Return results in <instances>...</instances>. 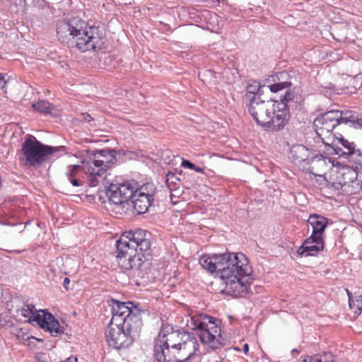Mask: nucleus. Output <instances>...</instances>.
I'll use <instances>...</instances> for the list:
<instances>
[{
	"mask_svg": "<svg viewBox=\"0 0 362 362\" xmlns=\"http://www.w3.org/2000/svg\"><path fill=\"white\" fill-rule=\"evenodd\" d=\"M199 351L194 333L184 329H175L163 323L154 341L153 356L158 362H191Z\"/></svg>",
	"mask_w": 362,
	"mask_h": 362,
	"instance_id": "1",
	"label": "nucleus"
},
{
	"mask_svg": "<svg viewBox=\"0 0 362 362\" xmlns=\"http://www.w3.org/2000/svg\"><path fill=\"white\" fill-rule=\"evenodd\" d=\"M57 35L62 43L81 52H98L103 49L105 43L103 29L89 25L86 21L79 18L59 22L57 25Z\"/></svg>",
	"mask_w": 362,
	"mask_h": 362,
	"instance_id": "2",
	"label": "nucleus"
},
{
	"mask_svg": "<svg viewBox=\"0 0 362 362\" xmlns=\"http://www.w3.org/2000/svg\"><path fill=\"white\" fill-rule=\"evenodd\" d=\"M109 202L116 207L124 209L125 205L132 206L139 214L146 213L154 201L152 190H148L147 185L137 187L134 180L123 183H112L106 191Z\"/></svg>",
	"mask_w": 362,
	"mask_h": 362,
	"instance_id": "3",
	"label": "nucleus"
},
{
	"mask_svg": "<svg viewBox=\"0 0 362 362\" xmlns=\"http://www.w3.org/2000/svg\"><path fill=\"white\" fill-rule=\"evenodd\" d=\"M248 111L253 119L265 130L278 132L287 123V113L284 103H275L272 100H264L259 95L250 99Z\"/></svg>",
	"mask_w": 362,
	"mask_h": 362,
	"instance_id": "4",
	"label": "nucleus"
},
{
	"mask_svg": "<svg viewBox=\"0 0 362 362\" xmlns=\"http://www.w3.org/2000/svg\"><path fill=\"white\" fill-rule=\"evenodd\" d=\"M68 153L64 146H51L38 141L34 136L28 134L21 148L17 152L23 166L37 169L48 162L53 156L59 158Z\"/></svg>",
	"mask_w": 362,
	"mask_h": 362,
	"instance_id": "5",
	"label": "nucleus"
},
{
	"mask_svg": "<svg viewBox=\"0 0 362 362\" xmlns=\"http://www.w3.org/2000/svg\"><path fill=\"white\" fill-rule=\"evenodd\" d=\"M115 253V261L122 270L136 271L137 276L142 279L151 272L153 256H145L133 245L127 243L124 234L116 241Z\"/></svg>",
	"mask_w": 362,
	"mask_h": 362,
	"instance_id": "6",
	"label": "nucleus"
},
{
	"mask_svg": "<svg viewBox=\"0 0 362 362\" xmlns=\"http://www.w3.org/2000/svg\"><path fill=\"white\" fill-rule=\"evenodd\" d=\"M221 321L205 313H197L191 316L188 327L196 331L201 342L208 345L213 350L218 349L225 345L221 336Z\"/></svg>",
	"mask_w": 362,
	"mask_h": 362,
	"instance_id": "7",
	"label": "nucleus"
},
{
	"mask_svg": "<svg viewBox=\"0 0 362 362\" xmlns=\"http://www.w3.org/2000/svg\"><path fill=\"white\" fill-rule=\"evenodd\" d=\"M341 124L362 129V118L356 112L350 110L328 111L315 118L313 127L317 135L323 139L324 136H337L332 131Z\"/></svg>",
	"mask_w": 362,
	"mask_h": 362,
	"instance_id": "8",
	"label": "nucleus"
},
{
	"mask_svg": "<svg viewBox=\"0 0 362 362\" xmlns=\"http://www.w3.org/2000/svg\"><path fill=\"white\" fill-rule=\"evenodd\" d=\"M11 302L16 304L18 303H23V305L19 308L16 305V315L25 319L27 318L28 320H25V321L30 324L34 325L36 323L41 329L49 332L51 336L54 337H59L64 333V327L60 325L58 320L47 310L37 311L34 305L25 304L19 298H13Z\"/></svg>",
	"mask_w": 362,
	"mask_h": 362,
	"instance_id": "9",
	"label": "nucleus"
},
{
	"mask_svg": "<svg viewBox=\"0 0 362 362\" xmlns=\"http://www.w3.org/2000/svg\"><path fill=\"white\" fill-rule=\"evenodd\" d=\"M143 324L123 321L119 325L110 322L105 330L108 344L116 349L127 348L139 337Z\"/></svg>",
	"mask_w": 362,
	"mask_h": 362,
	"instance_id": "10",
	"label": "nucleus"
},
{
	"mask_svg": "<svg viewBox=\"0 0 362 362\" xmlns=\"http://www.w3.org/2000/svg\"><path fill=\"white\" fill-rule=\"evenodd\" d=\"M218 275L225 281L240 275L252 274V268L246 256L242 253H223L216 255Z\"/></svg>",
	"mask_w": 362,
	"mask_h": 362,
	"instance_id": "11",
	"label": "nucleus"
},
{
	"mask_svg": "<svg viewBox=\"0 0 362 362\" xmlns=\"http://www.w3.org/2000/svg\"><path fill=\"white\" fill-rule=\"evenodd\" d=\"M108 305L111 307L112 314L110 322L119 325L123 321H129V323L143 324L141 315L145 310L139 308V303L132 301L121 302L118 300L111 298L107 300Z\"/></svg>",
	"mask_w": 362,
	"mask_h": 362,
	"instance_id": "12",
	"label": "nucleus"
},
{
	"mask_svg": "<svg viewBox=\"0 0 362 362\" xmlns=\"http://www.w3.org/2000/svg\"><path fill=\"white\" fill-rule=\"evenodd\" d=\"M91 161L83 160L82 162L84 168L91 175L100 176L116 163V150L103 148L95 151Z\"/></svg>",
	"mask_w": 362,
	"mask_h": 362,
	"instance_id": "13",
	"label": "nucleus"
},
{
	"mask_svg": "<svg viewBox=\"0 0 362 362\" xmlns=\"http://www.w3.org/2000/svg\"><path fill=\"white\" fill-rule=\"evenodd\" d=\"M358 173L351 168H343L338 182L334 183V187L340 189L342 193L355 194L362 189L361 182L357 179Z\"/></svg>",
	"mask_w": 362,
	"mask_h": 362,
	"instance_id": "14",
	"label": "nucleus"
},
{
	"mask_svg": "<svg viewBox=\"0 0 362 362\" xmlns=\"http://www.w3.org/2000/svg\"><path fill=\"white\" fill-rule=\"evenodd\" d=\"M291 158L296 163L306 162L307 163H314L317 165H326L332 163L329 158L324 156L322 154H315L310 157L309 149L303 144L294 145L291 148Z\"/></svg>",
	"mask_w": 362,
	"mask_h": 362,
	"instance_id": "15",
	"label": "nucleus"
},
{
	"mask_svg": "<svg viewBox=\"0 0 362 362\" xmlns=\"http://www.w3.org/2000/svg\"><path fill=\"white\" fill-rule=\"evenodd\" d=\"M125 240L127 243L133 245L134 247L138 249L143 255L146 256H152L151 243L147 237L146 231L141 228H136L135 230H129L124 232ZM149 236L150 234L148 233Z\"/></svg>",
	"mask_w": 362,
	"mask_h": 362,
	"instance_id": "16",
	"label": "nucleus"
},
{
	"mask_svg": "<svg viewBox=\"0 0 362 362\" xmlns=\"http://www.w3.org/2000/svg\"><path fill=\"white\" fill-rule=\"evenodd\" d=\"M253 278L252 274L247 276L240 275L225 281L226 289L234 297H244L248 293V289Z\"/></svg>",
	"mask_w": 362,
	"mask_h": 362,
	"instance_id": "17",
	"label": "nucleus"
},
{
	"mask_svg": "<svg viewBox=\"0 0 362 362\" xmlns=\"http://www.w3.org/2000/svg\"><path fill=\"white\" fill-rule=\"evenodd\" d=\"M83 168L84 167L79 165H69L66 167L64 175L74 187H78L84 185L85 182L81 177L83 171Z\"/></svg>",
	"mask_w": 362,
	"mask_h": 362,
	"instance_id": "18",
	"label": "nucleus"
},
{
	"mask_svg": "<svg viewBox=\"0 0 362 362\" xmlns=\"http://www.w3.org/2000/svg\"><path fill=\"white\" fill-rule=\"evenodd\" d=\"M325 144V152L328 155H337L339 157L343 156L344 153L341 147L337 144L336 136H324L321 139Z\"/></svg>",
	"mask_w": 362,
	"mask_h": 362,
	"instance_id": "19",
	"label": "nucleus"
},
{
	"mask_svg": "<svg viewBox=\"0 0 362 362\" xmlns=\"http://www.w3.org/2000/svg\"><path fill=\"white\" fill-rule=\"evenodd\" d=\"M324 249V244H306L305 240L303 241L300 247L297 250V256L298 257L315 256L320 251H322Z\"/></svg>",
	"mask_w": 362,
	"mask_h": 362,
	"instance_id": "20",
	"label": "nucleus"
},
{
	"mask_svg": "<svg viewBox=\"0 0 362 362\" xmlns=\"http://www.w3.org/2000/svg\"><path fill=\"white\" fill-rule=\"evenodd\" d=\"M336 140L337 145L341 147L342 151L344 153L343 154V156H351L356 153H357L358 156L362 155V152L359 149H355V144L354 142H350L348 140L345 139L342 136V135L339 134V136H336Z\"/></svg>",
	"mask_w": 362,
	"mask_h": 362,
	"instance_id": "21",
	"label": "nucleus"
},
{
	"mask_svg": "<svg viewBox=\"0 0 362 362\" xmlns=\"http://www.w3.org/2000/svg\"><path fill=\"white\" fill-rule=\"evenodd\" d=\"M216 255H214L212 257L209 256H202L199 259V263L201 266L209 272L210 273H216L218 274V261L216 259Z\"/></svg>",
	"mask_w": 362,
	"mask_h": 362,
	"instance_id": "22",
	"label": "nucleus"
},
{
	"mask_svg": "<svg viewBox=\"0 0 362 362\" xmlns=\"http://www.w3.org/2000/svg\"><path fill=\"white\" fill-rule=\"evenodd\" d=\"M307 223L310 226H327L333 222L322 215L314 214L309 216Z\"/></svg>",
	"mask_w": 362,
	"mask_h": 362,
	"instance_id": "23",
	"label": "nucleus"
},
{
	"mask_svg": "<svg viewBox=\"0 0 362 362\" xmlns=\"http://www.w3.org/2000/svg\"><path fill=\"white\" fill-rule=\"evenodd\" d=\"M312 235L305 239L306 244H324L322 235L326 228H313Z\"/></svg>",
	"mask_w": 362,
	"mask_h": 362,
	"instance_id": "24",
	"label": "nucleus"
},
{
	"mask_svg": "<svg viewBox=\"0 0 362 362\" xmlns=\"http://www.w3.org/2000/svg\"><path fill=\"white\" fill-rule=\"evenodd\" d=\"M32 107L41 114H51L54 106L47 100H40L32 105Z\"/></svg>",
	"mask_w": 362,
	"mask_h": 362,
	"instance_id": "25",
	"label": "nucleus"
},
{
	"mask_svg": "<svg viewBox=\"0 0 362 362\" xmlns=\"http://www.w3.org/2000/svg\"><path fill=\"white\" fill-rule=\"evenodd\" d=\"M264 88V86H261L259 82L254 81L247 86L246 97L249 99L250 101L253 95H258L261 97L262 93L263 92L262 89Z\"/></svg>",
	"mask_w": 362,
	"mask_h": 362,
	"instance_id": "26",
	"label": "nucleus"
},
{
	"mask_svg": "<svg viewBox=\"0 0 362 362\" xmlns=\"http://www.w3.org/2000/svg\"><path fill=\"white\" fill-rule=\"evenodd\" d=\"M293 99L294 93L289 90L285 93L283 98L281 99V101H274L275 103H284L285 105V110H286L287 113V122H288L289 119V110L288 107V103L292 101Z\"/></svg>",
	"mask_w": 362,
	"mask_h": 362,
	"instance_id": "27",
	"label": "nucleus"
},
{
	"mask_svg": "<svg viewBox=\"0 0 362 362\" xmlns=\"http://www.w3.org/2000/svg\"><path fill=\"white\" fill-rule=\"evenodd\" d=\"M291 86V82L290 81H282L279 83H274L269 86V89L271 92L276 93L281 90L288 88Z\"/></svg>",
	"mask_w": 362,
	"mask_h": 362,
	"instance_id": "28",
	"label": "nucleus"
},
{
	"mask_svg": "<svg viewBox=\"0 0 362 362\" xmlns=\"http://www.w3.org/2000/svg\"><path fill=\"white\" fill-rule=\"evenodd\" d=\"M319 362H337L335 356L331 352H325L323 355L318 356Z\"/></svg>",
	"mask_w": 362,
	"mask_h": 362,
	"instance_id": "29",
	"label": "nucleus"
},
{
	"mask_svg": "<svg viewBox=\"0 0 362 362\" xmlns=\"http://www.w3.org/2000/svg\"><path fill=\"white\" fill-rule=\"evenodd\" d=\"M175 181H180V178L176 176L175 173L168 172L166 175L167 184L175 183Z\"/></svg>",
	"mask_w": 362,
	"mask_h": 362,
	"instance_id": "30",
	"label": "nucleus"
},
{
	"mask_svg": "<svg viewBox=\"0 0 362 362\" xmlns=\"http://www.w3.org/2000/svg\"><path fill=\"white\" fill-rule=\"evenodd\" d=\"M355 301V306L354 308H356L357 310L355 311V314L359 315L362 311V296H358Z\"/></svg>",
	"mask_w": 362,
	"mask_h": 362,
	"instance_id": "31",
	"label": "nucleus"
},
{
	"mask_svg": "<svg viewBox=\"0 0 362 362\" xmlns=\"http://www.w3.org/2000/svg\"><path fill=\"white\" fill-rule=\"evenodd\" d=\"M133 153H134L132 151H127L124 149H119L118 151H116V157L118 156L119 158H120L124 156H129V158H132V157L131 156Z\"/></svg>",
	"mask_w": 362,
	"mask_h": 362,
	"instance_id": "32",
	"label": "nucleus"
},
{
	"mask_svg": "<svg viewBox=\"0 0 362 362\" xmlns=\"http://www.w3.org/2000/svg\"><path fill=\"white\" fill-rule=\"evenodd\" d=\"M181 166L183 168H185L190 169V170L195 169V165L194 163H192L189 160H185L184 158H182Z\"/></svg>",
	"mask_w": 362,
	"mask_h": 362,
	"instance_id": "33",
	"label": "nucleus"
},
{
	"mask_svg": "<svg viewBox=\"0 0 362 362\" xmlns=\"http://www.w3.org/2000/svg\"><path fill=\"white\" fill-rule=\"evenodd\" d=\"M346 293L349 297V305L351 308H354L355 306V301L353 298L352 293L348 289H346Z\"/></svg>",
	"mask_w": 362,
	"mask_h": 362,
	"instance_id": "34",
	"label": "nucleus"
},
{
	"mask_svg": "<svg viewBox=\"0 0 362 362\" xmlns=\"http://www.w3.org/2000/svg\"><path fill=\"white\" fill-rule=\"evenodd\" d=\"M301 362H319L318 356H314L308 357L307 358H305L304 360H303Z\"/></svg>",
	"mask_w": 362,
	"mask_h": 362,
	"instance_id": "35",
	"label": "nucleus"
},
{
	"mask_svg": "<svg viewBox=\"0 0 362 362\" xmlns=\"http://www.w3.org/2000/svg\"><path fill=\"white\" fill-rule=\"evenodd\" d=\"M98 184V180L96 177H91V178L89 179V185L90 187H95Z\"/></svg>",
	"mask_w": 362,
	"mask_h": 362,
	"instance_id": "36",
	"label": "nucleus"
},
{
	"mask_svg": "<svg viewBox=\"0 0 362 362\" xmlns=\"http://www.w3.org/2000/svg\"><path fill=\"white\" fill-rule=\"evenodd\" d=\"M6 74H0V88H3L6 83L5 80Z\"/></svg>",
	"mask_w": 362,
	"mask_h": 362,
	"instance_id": "37",
	"label": "nucleus"
},
{
	"mask_svg": "<svg viewBox=\"0 0 362 362\" xmlns=\"http://www.w3.org/2000/svg\"><path fill=\"white\" fill-rule=\"evenodd\" d=\"M81 116H82L83 119L88 122H90L93 120V118L91 117V116L86 112L82 113Z\"/></svg>",
	"mask_w": 362,
	"mask_h": 362,
	"instance_id": "38",
	"label": "nucleus"
},
{
	"mask_svg": "<svg viewBox=\"0 0 362 362\" xmlns=\"http://www.w3.org/2000/svg\"><path fill=\"white\" fill-rule=\"evenodd\" d=\"M70 283V279L68 277H65L63 281V286L66 290L69 291V284Z\"/></svg>",
	"mask_w": 362,
	"mask_h": 362,
	"instance_id": "39",
	"label": "nucleus"
},
{
	"mask_svg": "<svg viewBox=\"0 0 362 362\" xmlns=\"http://www.w3.org/2000/svg\"><path fill=\"white\" fill-rule=\"evenodd\" d=\"M64 362H78V359L75 356H71L64 361Z\"/></svg>",
	"mask_w": 362,
	"mask_h": 362,
	"instance_id": "40",
	"label": "nucleus"
},
{
	"mask_svg": "<svg viewBox=\"0 0 362 362\" xmlns=\"http://www.w3.org/2000/svg\"><path fill=\"white\" fill-rule=\"evenodd\" d=\"M288 76V74L286 71H282L279 74V78H285Z\"/></svg>",
	"mask_w": 362,
	"mask_h": 362,
	"instance_id": "41",
	"label": "nucleus"
},
{
	"mask_svg": "<svg viewBox=\"0 0 362 362\" xmlns=\"http://www.w3.org/2000/svg\"><path fill=\"white\" fill-rule=\"evenodd\" d=\"M243 351H244V354H248V351H249V346L247 344H245L244 346H243Z\"/></svg>",
	"mask_w": 362,
	"mask_h": 362,
	"instance_id": "42",
	"label": "nucleus"
},
{
	"mask_svg": "<svg viewBox=\"0 0 362 362\" xmlns=\"http://www.w3.org/2000/svg\"><path fill=\"white\" fill-rule=\"evenodd\" d=\"M193 170L196 171L197 173H203L204 169L202 168L197 167L195 165V169H194Z\"/></svg>",
	"mask_w": 362,
	"mask_h": 362,
	"instance_id": "43",
	"label": "nucleus"
},
{
	"mask_svg": "<svg viewBox=\"0 0 362 362\" xmlns=\"http://www.w3.org/2000/svg\"><path fill=\"white\" fill-rule=\"evenodd\" d=\"M291 353H292V354L293 355V354H294V353H296V354H298V353H299V351H298L297 349H293V350H292Z\"/></svg>",
	"mask_w": 362,
	"mask_h": 362,
	"instance_id": "44",
	"label": "nucleus"
},
{
	"mask_svg": "<svg viewBox=\"0 0 362 362\" xmlns=\"http://www.w3.org/2000/svg\"><path fill=\"white\" fill-rule=\"evenodd\" d=\"M10 225H11V226H15L16 225V223H10Z\"/></svg>",
	"mask_w": 362,
	"mask_h": 362,
	"instance_id": "45",
	"label": "nucleus"
},
{
	"mask_svg": "<svg viewBox=\"0 0 362 362\" xmlns=\"http://www.w3.org/2000/svg\"><path fill=\"white\" fill-rule=\"evenodd\" d=\"M25 225L29 224V221H26V222L25 223Z\"/></svg>",
	"mask_w": 362,
	"mask_h": 362,
	"instance_id": "46",
	"label": "nucleus"
},
{
	"mask_svg": "<svg viewBox=\"0 0 362 362\" xmlns=\"http://www.w3.org/2000/svg\"><path fill=\"white\" fill-rule=\"evenodd\" d=\"M125 206H127V205H125ZM124 208H126V209H128V207H124Z\"/></svg>",
	"mask_w": 362,
	"mask_h": 362,
	"instance_id": "47",
	"label": "nucleus"
}]
</instances>
